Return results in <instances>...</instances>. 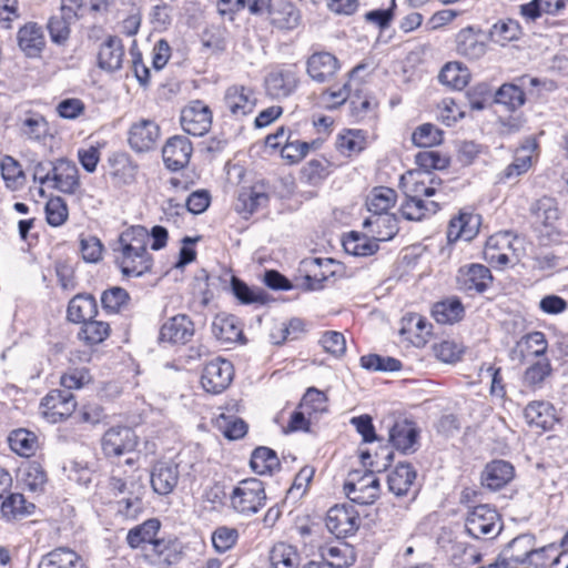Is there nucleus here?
<instances>
[{
  "label": "nucleus",
  "mask_w": 568,
  "mask_h": 568,
  "mask_svg": "<svg viewBox=\"0 0 568 568\" xmlns=\"http://www.w3.org/2000/svg\"><path fill=\"white\" fill-rule=\"evenodd\" d=\"M552 85L551 81H541L538 78L525 74L517 78L516 82L501 84L494 94V102L504 105L509 112H515L526 103V90L528 94H532L535 88L544 87L550 90Z\"/></svg>",
  "instance_id": "f257e3e1"
},
{
  "label": "nucleus",
  "mask_w": 568,
  "mask_h": 568,
  "mask_svg": "<svg viewBox=\"0 0 568 568\" xmlns=\"http://www.w3.org/2000/svg\"><path fill=\"white\" fill-rule=\"evenodd\" d=\"M536 537L532 534H523L514 538L498 556L500 565L504 568H509V564L516 565H534L538 567L539 562L534 560V556H539L544 552L556 551L555 542L547 546L535 548Z\"/></svg>",
  "instance_id": "f03ea898"
},
{
  "label": "nucleus",
  "mask_w": 568,
  "mask_h": 568,
  "mask_svg": "<svg viewBox=\"0 0 568 568\" xmlns=\"http://www.w3.org/2000/svg\"><path fill=\"white\" fill-rule=\"evenodd\" d=\"M232 508L242 515L256 514L265 505L264 484L257 478H247L234 487L231 496Z\"/></svg>",
  "instance_id": "7ed1b4c3"
},
{
  "label": "nucleus",
  "mask_w": 568,
  "mask_h": 568,
  "mask_svg": "<svg viewBox=\"0 0 568 568\" xmlns=\"http://www.w3.org/2000/svg\"><path fill=\"white\" fill-rule=\"evenodd\" d=\"M139 445V437L128 426L109 428L102 436L101 447L106 458H118L133 453Z\"/></svg>",
  "instance_id": "20e7f679"
},
{
  "label": "nucleus",
  "mask_w": 568,
  "mask_h": 568,
  "mask_svg": "<svg viewBox=\"0 0 568 568\" xmlns=\"http://www.w3.org/2000/svg\"><path fill=\"white\" fill-rule=\"evenodd\" d=\"M499 514L488 505H478L468 511L465 528L473 538L497 536L501 530Z\"/></svg>",
  "instance_id": "39448f33"
},
{
  "label": "nucleus",
  "mask_w": 568,
  "mask_h": 568,
  "mask_svg": "<svg viewBox=\"0 0 568 568\" xmlns=\"http://www.w3.org/2000/svg\"><path fill=\"white\" fill-rule=\"evenodd\" d=\"M75 407L77 402L71 392L52 389L42 398L40 412L45 420L57 424L70 417Z\"/></svg>",
  "instance_id": "423d86ee"
},
{
  "label": "nucleus",
  "mask_w": 568,
  "mask_h": 568,
  "mask_svg": "<svg viewBox=\"0 0 568 568\" xmlns=\"http://www.w3.org/2000/svg\"><path fill=\"white\" fill-rule=\"evenodd\" d=\"M182 129L191 135L203 136L212 125V111L201 100L191 101L181 111Z\"/></svg>",
  "instance_id": "0eeeda50"
},
{
  "label": "nucleus",
  "mask_w": 568,
  "mask_h": 568,
  "mask_svg": "<svg viewBox=\"0 0 568 568\" xmlns=\"http://www.w3.org/2000/svg\"><path fill=\"white\" fill-rule=\"evenodd\" d=\"M457 288L469 296L483 294L493 283L490 270L483 264L462 266L456 276Z\"/></svg>",
  "instance_id": "6e6552de"
},
{
  "label": "nucleus",
  "mask_w": 568,
  "mask_h": 568,
  "mask_svg": "<svg viewBox=\"0 0 568 568\" xmlns=\"http://www.w3.org/2000/svg\"><path fill=\"white\" fill-rule=\"evenodd\" d=\"M233 376L234 368L232 363L217 357L204 366L201 384L207 393L220 394L230 386Z\"/></svg>",
  "instance_id": "1a4fd4ad"
},
{
  "label": "nucleus",
  "mask_w": 568,
  "mask_h": 568,
  "mask_svg": "<svg viewBox=\"0 0 568 568\" xmlns=\"http://www.w3.org/2000/svg\"><path fill=\"white\" fill-rule=\"evenodd\" d=\"M358 513L353 505H335L326 515V527L336 537H346L358 529Z\"/></svg>",
  "instance_id": "9d476101"
},
{
  "label": "nucleus",
  "mask_w": 568,
  "mask_h": 568,
  "mask_svg": "<svg viewBox=\"0 0 568 568\" xmlns=\"http://www.w3.org/2000/svg\"><path fill=\"white\" fill-rule=\"evenodd\" d=\"M325 94H328L334 108L349 99L351 112L356 119L365 118L375 108L371 98L368 95H361L358 89H355V93L352 94V84L349 82L344 83L338 90L329 89Z\"/></svg>",
  "instance_id": "9b49d317"
},
{
  "label": "nucleus",
  "mask_w": 568,
  "mask_h": 568,
  "mask_svg": "<svg viewBox=\"0 0 568 568\" xmlns=\"http://www.w3.org/2000/svg\"><path fill=\"white\" fill-rule=\"evenodd\" d=\"M115 253V264L125 277H140L152 270L153 258L151 254H141L140 252L123 250V246L113 248Z\"/></svg>",
  "instance_id": "f8f14e48"
},
{
  "label": "nucleus",
  "mask_w": 568,
  "mask_h": 568,
  "mask_svg": "<svg viewBox=\"0 0 568 568\" xmlns=\"http://www.w3.org/2000/svg\"><path fill=\"white\" fill-rule=\"evenodd\" d=\"M195 333V326L190 316L178 314L170 317L160 329L159 339L170 344L184 345L189 343Z\"/></svg>",
  "instance_id": "ddd939ff"
},
{
  "label": "nucleus",
  "mask_w": 568,
  "mask_h": 568,
  "mask_svg": "<svg viewBox=\"0 0 568 568\" xmlns=\"http://www.w3.org/2000/svg\"><path fill=\"white\" fill-rule=\"evenodd\" d=\"M160 138V126L149 119H141L133 123L129 130V144L136 152L152 150Z\"/></svg>",
  "instance_id": "4468645a"
},
{
  "label": "nucleus",
  "mask_w": 568,
  "mask_h": 568,
  "mask_svg": "<svg viewBox=\"0 0 568 568\" xmlns=\"http://www.w3.org/2000/svg\"><path fill=\"white\" fill-rule=\"evenodd\" d=\"M192 152V143L186 136L174 135L164 144L162 156L168 169L178 171L189 164Z\"/></svg>",
  "instance_id": "2eb2a0df"
},
{
  "label": "nucleus",
  "mask_w": 568,
  "mask_h": 568,
  "mask_svg": "<svg viewBox=\"0 0 568 568\" xmlns=\"http://www.w3.org/2000/svg\"><path fill=\"white\" fill-rule=\"evenodd\" d=\"M456 51L468 60H478L487 52V37L473 27L464 28L456 36Z\"/></svg>",
  "instance_id": "dca6fc26"
},
{
  "label": "nucleus",
  "mask_w": 568,
  "mask_h": 568,
  "mask_svg": "<svg viewBox=\"0 0 568 568\" xmlns=\"http://www.w3.org/2000/svg\"><path fill=\"white\" fill-rule=\"evenodd\" d=\"M334 261L332 258L308 257L301 262V270L306 274L303 277V287L307 291H317L323 288V283L334 274L329 270Z\"/></svg>",
  "instance_id": "f3484780"
},
{
  "label": "nucleus",
  "mask_w": 568,
  "mask_h": 568,
  "mask_svg": "<svg viewBox=\"0 0 568 568\" xmlns=\"http://www.w3.org/2000/svg\"><path fill=\"white\" fill-rule=\"evenodd\" d=\"M180 471L178 464L171 460L156 462L150 474V483L158 495H169L179 483Z\"/></svg>",
  "instance_id": "a211bd4d"
},
{
  "label": "nucleus",
  "mask_w": 568,
  "mask_h": 568,
  "mask_svg": "<svg viewBox=\"0 0 568 568\" xmlns=\"http://www.w3.org/2000/svg\"><path fill=\"white\" fill-rule=\"evenodd\" d=\"M224 102L233 116L241 118L253 112L256 98L251 88L234 84L226 89Z\"/></svg>",
  "instance_id": "6ab92c4d"
},
{
  "label": "nucleus",
  "mask_w": 568,
  "mask_h": 568,
  "mask_svg": "<svg viewBox=\"0 0 568 568\" xmlns=\"http://www.w3.org/2000/svg\"><path fill=\"white\" fill-rule=\"evenodd\" d=\"M17 43L26 57H40L47 44L42 27L33 21L27 22L18 30Z\"/></svg>",
  "instance_id": "aec40b11"
},
{
  "label": "nucleus",
  "mask_w": 568,
  "mask_h": 568,
  "mask_svg": "<svg viewBox=\"0 0 568 568\" xmlns=\"http://www.w3.org/2000/svg\"><path fill=\"white\" fill-rule=\"evenodd\" d=\"M418 429L415 423L408 419L395 420L388 428V440L402 453H413L418 439Z\"/></svg>",
  "instance_id": "412c9836"
},
{
  "label": "nucleus",
  "mask_w": 568,
  "mask_h": 568,
  "mask_svg": "<svg viewBox=\"0 0 568 568\" xmlns=\"http://www.w3.org/2000/svg\"><path fill=\"white\" fill-rule=\"evenodd\" d=\"M338 69L337 58L325 51L313 53L306 61V72L317 83L329 81Z\"/></svg>",
  "instance_id": "4be33fe9"
},
{
  "label": "nucleus",
  "mask_w": 568,
  "mask_h": 568,
  "mask_svg": "<svg viewBox=\"0 0 568 568\" xmlns=\"http://www.w3.org/2000/svg\"><path fill=\"white\" fill-rule=\"evenodd\" d=\"M524 416L530 427L550 430L558 422L556 408L546 400H532L524 409Z\"/></svg>",
  "instance_id": "5701e85b"
},
{
  "label": "nucleus",
  "mask_w": 568,
  "mask_h": 568,
  "mask_svg": "<svg viewBox=\"0 0 568 568\" xmlns=\"http://www.w3.org/2000/svg\"><path fill=\"white\" fill-rule=\"evenodd\" d=\"M124 45L116 36H108L98 52V67L106 72H115L122 68Z\"/></svg>",
  "instance_id": "b1692460"
},
{
  "label": "nucleus",
  "mask_w": 568,
  "mask_h": 568,
  "mask_svg": "<svg viewBox=\"0 0 568 568\" xmlns=\"http://www.w3.org/2000/svg\"><path fill=\"white\" fill-rule=\"evenodd\" d=\"M36 505L28 501L21 493H9L4 495L1 503L0 513L1 518L7 523H16L36 513Z\"/></svg>",
  "instance_id": "393cba45"
},
{
  "label": "nucleus",
  "mask_w": 568,
  "mask_h": 568,
  "mask_svg": "<svg viewBox=\"0 0 568 568\" xmlns=\"http://www.w3.org/2000/svg\"><path fill=\"white\" fill-rule=\"evenodd\" d=\"M514 478V467L510 463L496 459L488 463L480 476L481 485L496 491L505 487Z\"/></svg>",
  "instance_id": "a878e982"
},
{
  "label": "nucleus",
  "mask_w": 568,
  "mask_h": 568,
  "mask_svg": "<svg viewBox=\"0 0 568 568\" xmlns=\"http://www.w3.org/2000/svg\"><path fill=\"white\" fill-rule=\"evenodd\" d=\"M268 92L275 98H286L297 88L298 77L293 69H280L271 72L266 80Z\"/></svg>",
  "instance_id": "bb28decb"
},
{
  "label": "nucleus",
  "mask_w": 568,
  "mask_h": 568,
  "mask_svg": "<svg viewBox=\"0 0 568 568\" xmlns=\"http://www.w3.org/2000/svg\"><path fill=\"white\" fill-rule=\"evenodd\" d=\"M548 343L542 332L534 331L524 335L513 349L515 357H518L520 362H525L527 357L531 356L546 357Z\"/></svg>",
  "instance_id": "cd10ccee"
},
{
  "label": "nucleus",
  "mask_w": 568,
  "mask_h": 568,
  "mask_svg": "<svg viewBox=\"0 0 568 568\" xmlns=\"http://www.w3.org/2000/svg\"><path fill=\"white\" fill-rule=\"evenodd\" d=\"M98 315V303L92 294L81 293L73 296L68 305L67 317L72 323H84L95 318Z\"/></svg>",
  "instance_id": "c85d7f7f"
},
{
  "label": "nucleus",
  "mask_w": 568,
  "mask_h": 568,
  "mask_svg": "<svg viewBox=\"0 0 568 568\" xmlns=\"http://www.w3.org/2000/svg\"><path fill=\"white\" fill-rule=\"evenodd\" d=\"M53 187L60 192L73 194L79 187L78 169L67 159H59L54 163Z\"/></svg>",
  "instance_id": "c756f323"
},
{
  "label": "nucleus",
  "mask_w": 568,
  "mask_h": 568,
  "mask_svg": "<svg viewBox=\"0 0 568 568\" xmlns=\"http://www.w3.org/2000/svg\"><path fill=\"white\" fill-rule=\"evenodd\" d=\"M529 213L536 224L545 227H552L560 216L557 201L546 195L530 204Z\"/></svg>",
  "instance_id": "7c9ffc66"
},
{
  "label": "nucleus",
  "mask_w": 568,
  "mask_h": 568,
  "mask_svg": "<svg viewBox=\"0 0 568 568\" xmlns=\"http://www.w3.org/2000/svg\"><path fill=\"white\" fill-rule=\"evenodd\" d=\"M67 12H70V10H67ZM75 22L70 13L65 14L60 10L53 13L47 22V30L51 42L59 47H65L71 37V26Z\"/></svg>",
  "instance_id": "2f4dec72"
},
{
  "label": "nucleus",
  "mask_w": 568,
  "mask_h": 568,
  "mask_svg": "<svg viewBox=\"0 0 568 568\" xmlns=\"http://www.w3.org/2000/svg\"><path fill=\"white\" fill-rule=\"evenodd\" d=\"M432 315L439 324H455L465 316V308L456 296L447 297L433 305Z\"/></svg>",
  "instance_id": "473e14b6"
},
{
  "label": "nucleus",
  "mask_w": 568,
  "mask_h": 568,
  "mask_svg": "<svg viewBox=\"0 0 568 568\" xmlns=\"http://www.w3.org/2000/svg\"><path fill=\"white\" fill-rule=\"evenodd\" d=\"M271 23L282 30L295 29L301 21L300 10L291 2L280 1L271 7Z\"/></svg>",
  "instance_id": "72a5a7b5"
},
{
  "label": "nucleus",
  "mask_w": 568,
  "mask_h": 568,
  "mask_svg": "<svg viewBox=\"0 0 568 568\" xmlns=\"http://www.w3.org/2000/svg\"><path fill=\"white\" fill-rule=\"evenodd\" d=\"M182 544L176 538H160L153 541L152 552L156 557L158 565L172 566L182 559Z\"/></svg>",
  "instance_id": "f704fd0d"
},
{
  "label": "nucleus",
  "mask_w": 568,
  "mask_h": 568,
  "mask_svg": "<svg viewBox=\"0 0 568 568\" xmlns=\"http://www.w3.org/2000/svg\"><path fill=\"white\" fill-rule=\"evenodd\" d=\"M416 479V470L405 463H399L388 475L389 490L397 497L406 496Z\"/></svg>",
  "instance_id": "c9c22d12"
},
{
  "label": "nucleus",
  "mask_w": 568,
  "mask_h": 568,
  "mask_svg": "<svg viewBox=\"0 0 568 568\" xmlns=\"http://www.w3.org/2000/svg\"><path fill=\"white\" fill-rule=\"evenodd\" d=\"M19 130L26 139L41 142L49 135V123L42 114L28 112L20 120Z\"/></svg>",
  "instance_id": "e433bc0d"
},
{
  "label": "nucleus",
  "mask_w": 568,
  "mask_h": 568,
  "mask_svg": "<svg viewBox=\"0 0 568 568\" xmlns=\"http://www.w3.org/2000/svg\"><path fill=\"white\" fill-rule=\"evenodd\" d=\"M363 225L373 227L372 232L378 242L392 240L399 231L397 217L389 213L373 215L366 219Z\"/></svg>",
  "instance_id": "4c0bfd02"
},
{
  "label": "nucleus",
  "mask_w": 568,
  "mask_h": 568,
  "mask_svg": "<svg viewBox=\"0 0 568 568\" xmlns=\"http://www.w3.org/2000/svg\"><path fill=\"white\" fill-rule=\"evenodd\" d=\"M110 174L119 184H131L138 174V164L133 163L125 153H118L109 159Z\"/></svg>",
  "instance_id": "58836bf2"
},
{
  "label": "nucleus",
  "mask_w": 568,
  "mask_h": 568,
  "mask_svg": "<svg viewBox=\"0 0 568 568\" xmlns=\"http://www.w3.org/2000/svg\"><path fill=\"white\" fill-rule=\"evenodd\" d=\"M343 247L354 256H371L378 251L379 245L375 236L368 237L353 231L343 240Z\"/></svg>",
  "instance_id": "ea45409f"
},
{
  "label": "nucleus",
  "mask_w": 568,
  "mask_h": 568,
  "mask_svg": "<svg viewBox=\"0 0 568 568\" xmlns=\"http://www.w3.org/2000/svg\"><path fill=\"white\" fill-rule=\"evenodd\" d=\"M552 367L548 357H537L534 362H528L524 373V384L532 389H540L544 382L551 375Z\"/></svg>",
  "instance_id": "a19ab883"
},
{
  "label": "nucleus",
  "mask_w": 568,
  "mask_h": 568,
  "mask_svg": "<svg viewBox=\"0 0 568 568\" xmlns=\"http://www.w3.org/2000/svg\"><path fill=\"white\" fill-rule=\"evenodd\" d=\"M161 527V523L156 518H151L131 528L126 535L128 545L136 549L141 547L142 544H151L156 540L155 536L159 532Z\"/></svg>",
  "instance_id": "79ce46f5"
},
{
  "label": "nucleus",
  "mask_w": 568,
  "mask_h": 568,
  "mask_svg": "<svg viewBox=\"0 0 568 568\" xmlns=\"http://www.w3.org/2000/svg\"><path fill=\"white\" fill-rule=\"evenodd\" d=\"M149 231L142 225H134L123 231L118 240V245L126 252L134 251L141 254H150L146 250Z\"/></svg>",
  "instance_id": "37998d69"
},
{
  "label": "nucleus",
  "mask_w": 568,
  "mask_h": 568,
  "mask_svg": "<svg viewBox=\"0 0 568 568\" xmlns=\"http://www.w3.org/2000/svg\"><path fill=\"white\" fill-rule=\"evenodd\" d=\"M438 210L439 204L437 202H425L422 197L412 196L409 194H406V200L400 205L402 215L408 221H419L427 212L436 213Z\"/></svg>",
  "instance_id": "c03bdc74"
},
{
  "label": "nucleus",
  "mask_w": 568,
  "mask_h": 568,
  "mask_svg": "<svg viewBox=\"0 0 568 568\" xmlns=\"http://www.w3.org/2000/svg\"><path fill=\"white\" fill-rule=\"evenodd\" d=\"M469 78L468 69L459 62L446 63L438 74L440 83L455 90L464 89L468 84Z\"/></svg>",
  "instance_id": "a18cd8bd"
},
{
  "label": "nucleus",
  "mask_w": 568,
  "mask_h": 568,
  "mask_svg": "<svg viewBox=\"0 0 568 568\" xmlns=\"http://www.w3.org/2000/svg\"><path fill=\"white\" fill-rule=\"evenodd\" d=\"M493 247L500 252H506L507 248H510V233L504 232L489 236L486 241V245L484 248V256L486 261H488L491 264H497L498 266L507 265L509 263L508 254L493 255L490 253V250H493Z\"/></svg>",
  "instance_id": "49530a36"
},
{
  "label": "nucleus",
  "mask_w": 568,
  "mask_h": 568,
  "mask_svg": "<svg viewBox=\"0 0 568 568\" xmlns=\"http://www.w3.org/2000/svg\"><path fill=\"white\" fill-rule=\"evenodd\" d=\"M131 296L120 286H112L101 294L102 308L110 314H119L129 308Z\"/></svg>",
  "instance_id": "de8ad7c7"
},
{
  "label": "nucleus",
  "mask_w": 568,
  "mask_h": 568,
  "mask_svg": "<svg viewBox=\"0 0 568 568\" xmlns=\"http://www.w3.org/2000/svg\"><path fill=\"white\" fill-rule=\"evenodd\" d=\"M250 465L256 474H272L280 468V459L273 449L260 446L253 450Z\"/></svg>",
  "instance_id": "09e8293b"
},
{
  "label": "nucleus",
  "mask_w": 568,
  "mask_h": 568,
  "mask_svg": "<svg viewBox=\"0 0 568 568\" xmlns=\"http://www.w3.org/2000/svg\"><path fill=\"white\" fill-rule=\"evenodd\" d=\"M270 561L272 568H298L301 557L295 547L280 542L272 548Z\"/></svg>",
  "instance_id": "8fccbe9b"
},
{
  "label": "nucleus",
  "mask_w": 568,
  "mask_h": 568,
  "mask_svg": "<svg viewBox=\"0 0 568 568\" xmlns=\"http://www.w3.org/2000/svg\"><path fill=\"white\" fill-rule=\"evenodd\" d=\"M8 440L14 453L26 457L33 455L38 446L36 434L24 428L12 430Z\"/></svg>",
  "instance_id": "3c124183"
},
{
  "label": "nucleus",
  "mask_w": 568,
  "mask_h": 568,
  "mask_svg": "<svg viewBox=\"0 0 568 568\" xmlns=\"http://www.w3.org/2000/svg\"><path fill=\"white\" fill-rule=\"evenodd\" d=\"M110 332L109 323L92 318L82 323L78 336L87 345H98L108 338Z\"/></svg>",
  "instance_id": "603ef678"
},
{
  "label": "nucleus",
  "mask_w": 568,
  "mask_h": 568,
  "mask_svg": "<svg viewBox=\"0 0 568 568\" xmlns=\"http://www.w3.org/2000/svg\"><path fill=\"white\" fill-rule=\"evenodd\" d=\"M396 202V192L386 186L375 187L367 201L368 211L373 215L385 214L394 206Z\"/></svg>",
  "instance_id": "864d4df0"
},
{
  "label": "nucleus",
  "mask_w": 568,
  "mask_h": 568,
  "mask_svg": "<svg viewBox=\"0 0 568 568\" xmlns=\"http://www.w3.org/2000/svg\"><path fill=\"white\" fill-rule=\"evenodd\" d=\"M268 195L265 192H257L254 189L243 191L239 194L235 210L240 214L251 215L260 207H264L268 203Z\"/></svg>",
  "instance_id": "5fc2aeb1"
},
{
  "label": "nucleus",
  "mask_w": 568,
  "mask_h": 568,
  "mask_svg": "<svg viewBox=\"0 0 568 568\" xmlns=\"http://www.w3.org/2000/svg\"><path fill=\"white\" fill-rule=\"evenodd\" d=\"M231 290L242 304H265L267 301L266 293L263 290L251 288L245 282L234 275L231 277Z\"/></svg>",
  "instance_id": "6e6d98bb"
},
{
  "label": "nucleus",
  "mask_w": 568,
  "mask_h": 568,
  "mask_svg": "<svg viewBox=\"0 0 568 568\" xmlns=\"http://www.w3.org/2000/svg\"><path fill=\"white\" fill-rule=\"evenodd\" d=\"M521 28L516 20L508 19L496 22L489 30V38L495 43L505 45L519 38Z\"/></svg>",
  "instance_id": "4d7b16f0"
},
{
  "label": "nucleus",
  "mask_w": 568,
  "mask_h": 568,
  "mask_svg": "<svg viewBox=\"0 0 568 568\" xmlns=\"http://www.w3.org/2000/svg\"><path fill=\"white\" fill-rule=\"evenodd\" d=\"M229 31L222 24H211L202 33L201 42L213 52H223L227 47Z\"/></svg>",
  "instance_id": "13d9d810"
},
{
  "label": "nucleus",
  "mask_w": 568,
  "mask_h": 568,
  "mask_svg": "<svg viewBox=\"0 0 568 568\" xmlns=\"http://www.w3.org/2000/svg\"><path fill=\"white\" fill-rule=\"evenodd\" d=\"M300 408L304 409L308 417L325 413L327 410V397L322 390L310 387L302 397Z\"/></svg>",
  "instance_id": "bf43d9fd"
},
{
  "label": "nucleus",
  "mask_w": 568,
  "mask_h": 568,
  "mask_svg": "<svg viewBox=\"0 0 568 568\" xmlns=\"http://www.w3.org/2000/svg\"><path fill=\"white\" fill-rule=\"evenodd\" d=\"M412 140L417 146L430 148L443 142V131L432 123H424L413 132Z\"/></svg>",
  "instance_id": "052dcab7"
},
{
  "label": "nucleus",
  "mask_w": 568,
  "mask_h": 568,
  "mask_svg": "<svg viewBox=\"0 0 568 568\" xmlns=\"http://www.w3.org/2000/svg\"><path fill=\"white\" fill-rule=\"evenodd\" d=\"M361 366L373 372H397L402 363L394 357L368 354L361 357Z\"/></svg>",
  "instance_id": "680f3d73"
},
{
  "label": "nucleus",
  "mask_w": 568,
  "mask_h": 568,
  "mask_svg": "<svg viewBox=\"0 0 568 568\" xmlns=\"http://www.w3.org/2000/svg\"><path fill=\"white\" fill-rule=\"evenodd\" d=\"M68 206L60 196L51 197L45 204V215L49 225L58 227L68 220Z\"/></svg>",
  "instance_id": "e2e57ef3"
},
{
  "label": "nucleus",
  "mask_w": 568,
  "mask_h": 568,
  "mask_svg": "<svg viewBox=\"0 0 568 568\" xmlns=\"http://www.w3.org/2000/svg\"><path fill=\"white\" fill-rule=\"evenodd\" d=\"M329 163L326 160L313 159L308 161L302 169V178L312 185L320 184L328 174Z\"/></svg>",
  "instance_id": "0e129e2a"
},
{
  "label": "nucleus",
  "mask_w": 568,
  "mask_h": 568,
  "mask_svg": "<svg viewBox=\"0 0 568 568\" xmlns=\"http://www.w3.org/2000/svg\"><path fill=\"white\" fill-rule=\"evenodd\" d=\"M415 162L422 172H430L432 170H444L449 165V160L442 156L439 152L425 150L415 156Z\"/></svg>",
  "instance_id": "69168bd1"
},
{
  "label": "nucleus",
  "mask_w": 568,
  "mask_h": 568,
  "mask_svg": "<svg viewBox=\"0 0 568 568\" xmlns=\"http://www.w3.org/2000/svg\"><path fill=\"white\" fill-rule=\"evenodd\" d=\"M531 158L530 154L516 152L514 161L500 173L499 181L509 182L526 173L531 166Z\"/></svg>",
  "instance_id": "338daca9"
},
{
  "label": "nucleus",
  "mask_w": 568,
  "mask_h": 568,
  "mask_svg": "<svg viewBox=\"0 0 568 568\" xmlns=\"http://www.w3.org/2000/svg\"><path fill=\"white\" fill-rule=\"evenodd\" d=\"M104 246L100 239L93 235L80 237V252L88 263H98L102 258Z\"/></svg>",
  "instance_id": "774afa93"
}]
</instances>
